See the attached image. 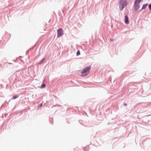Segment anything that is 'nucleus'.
I'll use <instances>...</instances> for the list:
<instances>
[{"label":"nucleus","instance_id":"f257e3e1","mask_svg":"<svg viewBox=\"0 0 151 151\" xmlns=\"http://www.w3.org/2000/svg\"><path fill=\"white\" fill-rule=\"evenodd\" d=\"M128 4L127 0H119V6L120 10L122 11Z\"/></svg>","mask_w":151,"mask_h":151},{"label":"nucleus","instance_id":"f03ea898","mask_svg":"<svg viewBox=\"0 0 151 151\" xmlns=\"http://www.w3.org/2000/svg\"><path fill=\"white\" fill-rule=\"evenodd\" d=\"M91 69V66L84 68L81 72V76H84L87 75L89 73Z\"/></svg>","mask_w":151,"mask_h":151},{"label":"nucleus","instance_id":"7ed1b4c3","mask_svg":"<svg viewBox=\"0 0 151 151\" xmlns=\"http://www.w3.org/2000/svg\"><path fill=\"white\" fill-rule=\"evenodd\" d=\"M141 2L138 0H135L134 3V10L136 12L140 8V3Z\"/></svg>","mask_w":151,"mask_h":151},{"label":"nucleus","instance_id":"20e7f679","mask_svg":"<svg viewBox=\"0 0 151 151\" xmlns=\"http://www.w3.org/2000/svg\"><path fill=\"white\" fill-rule=\"evenodd\" d=\"M58 37H60L62 36L63 34V32L62 29L60 28L58 30Z\"/></svg>","mask_w":151,"mask_h":151},{"label":"nucleus","instance_id":"39448f33","mask_svg":"<svg viewBox=\"0 0 151 151\" xmlns=\"http://www.w3.org/2000/svg\"><path fill=\"white\" fill-rule=\"evenodd\" d=\"M124 22L126 24H128L129 23L128 17L127 15H126L125 16Z\"/></svg>","mask_w":151,"mask_h":151},{"label":"nucleus","instance_id":"423d86ee","mask_svg":"<svg viewBox=\"0 0 151 151\" xmlns=\"http://www.w3.org/2000/svg\"><path fill=\"white\" fill-rule=\"evenodd\" d=\"M148 3H147L143 4L142 6V9H145L147 6H148Z\"/></svg>","mask_w":151,"mask_h":151},{"label":"nucleus","instance_id":"0eeeda50","mask_svg":"<svg viewBox=\"0 0 151 151\" xmlns=\"http://www.w3.org/2000/svg\"><path fill=\"white\" fill-rule=\"evenodd\" d=\"M45 84H42L41 87V88H44L45 87Z\"/></svg>","mask_w":151,"mask_h":151},{"label":"nucleus","instance_id":"6e6552de","mask_svg":"<svg viewBox=\"0 0 151 151\" xmlns=\"http://www.w3.org/2000/svg\"><path fill=\"white\" fill-rule=\"evenodd\" d=\"M18 97V96L15 95L13 96V99H16Z\"/></svg>","mask_w":151,"mask_h":151},{"label":"nucleus","instance_id":"1a4fd4ad","mask_svg":"<svg viewBox=\"0 0 151 151\" xmlns=\"http://www.w3.org/2000/svg\"><path fill=\"white\" fill-rule=\"evenodd\" d=\"M80 54V52L79 50H78L77 52V55H79Z\"/></svg>","mask_w":151,"mask_h":151},{"label":"nucleus","instance_id":"9d476101","mask_svg":"<svg viewBox=\"0 0 151 151\" xmlns=\"http://www.w3.org/2000/svg\"><path fill=\"white\" fill-rule=\"evenodd\" d=\"M148 8L149 9L151 10V4H150L148 5Z\"/></svg>","mask_w":151,"mask_h":151},{"label":"nucleus","instance_id":"9b49d317","mask_svg":"<svg viewBox=\"0 0 151 151\" xmlns=\"http://www.w3.org/2000/svg\"><path fill=\"white\" fill-rule=\"evenodd\" d=\"M124 105L125 106H126L127 105V104L126 103H125L124 102Z\"/></svg>","mask_w":151,"mask_h":151},{"label":"nucleus","instance_id":"f8f14e48","mask_svg":"<svg viewBox=\"0 0 151 151\" xmlns=\"http://www.w3.org/2000/svg\"><path fill=\"white\" fill-rule=\"evenodd\" d=\"M140 2H141L143 0H138Z\"/></svg>","mask_w":151,"mask_h":151},{"label":"nucleus","instance_id":"ddd939ff","mask_svg":"<svg viewBox=\"0 0 151 151\" xmlns=\"http://www.w3.org/2000/svg\"><path fill=\"white\" fill-rule=\"evenodd\" d=\"M142 10H143V9H140V10H139V11H142Z\"/></svg>","mask_w":151,"mask_h":151},{"label":"nucleus","instance_id":"4468645a","mask_svg":"<svg viewBox=\"0 0 151 151\" xmlns=\"http://www.w3.org/2000/svg\"><path fill=\"white\" fill-rule=\"evenodd\" d=\"M146 139L145 140H143V142H144L145 141H146Z\"/></svg>","mask_w":151,"mask_h":151},{"label":"nucleus","instance_id":"2eb2a0df","mask_svg":"<svg viewBox=\"0 0 151 151\" xmlns=\"http://www.w3.org/2000/svg\"><path fill=\"white\" fill-rule=\"evenodd\" d=\"M110 40L111 41H112V39H110Z\"/></svg>","mask_w":151,"mask_h":151},{"label":"nucleus","instance_id":"dca6fc26","mask_svg":"<svg viewBox=\"0 0 151 151\" xmlns=\"http://www.w3.org/2000/svg\"><path fill=\"white\" fill-rule=\"evenodd\" d=\"M42 104H41L40 105L41 106H42Z\"/></svg>","mask_w":151,"mask_h":151},{"label":"nucleus","instance_id":"f3484780","mask_svg":"<svg viewBox=\"0 0 151 151\" xmlns=\"http://www.w3.org/2000/svg\"><path fill=\"white\" fill-rule=\"evenodd\" d=\"M114 81H115V80H114Z\"/></svg>","mask_w":151,"mask_h":151},{"label":"nucleus","instance_id":"a211bd4d","mask_svg":"<svg viewBox=\"0 0 151 151\" xmlns=\"http://www.w3.org/2000/svg\"><path fill=\"white\" fill-rule=\"evenodd\" d=\"M147 139H149V138H147Z\"/></svg>","mask_w":151,"mask_h":151}]
</instances>
